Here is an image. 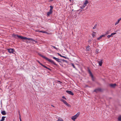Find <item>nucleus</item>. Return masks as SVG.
<instances>
[{"label":"nucleus","mask_w":121,"mask_h":121,"mask_svg":"<svg viewBox=\"0 0 121 121\" xmlns=\"http://www.w3.org/2000/svg\"><path fill=\"white\" fill-rule=\"evenodd\" d=\"M77 117L75 115L71 118V119L73 121H75V120L76 119Z\"/></svg>","instance_id":"9d476101"},{"label":"nucleus","mask_w":121,"mask_h":121,"mask_svg":"<svg viewBox=\"0 0 121 121\" xmlns=\"http://www.w3.org/2000/svg\"><path fill=\"white\" fill-rule=\"evenodd\" d=\"M5 118V117H2V119L0 120V121H3L4 120V118Z\"/></svg>","instance_id":"6ab92c4d"},{"label":"nucleus","mask_w":121,"mask_h":121,"mask_svg":"<svg viewBox=\"0 0 121 121\" xmlns=\"http://www.w3.org/2000/svg\"><path fill=\"white\" fill-rule=\"evenodd\" d=\"M88 3V2L87 0H86L84 2V4L86 5Z\"/></svg>","instance_id":"412c9836"},{"label":"nucleus","mask_w":121,"mask_h":121,"mask_svg":"<svg viewBox=\"0 0 121 121\" xmlns=\"http://www.w3.org/2000/svg\"><path fill=\"white\" fill-rule=\"evenodd\" d=\"M116 34V33H112L111 34V35H115V34Z\"/></svg>","instance_id":"7c9ffc66"},{"label":"nucleus","mask_w":121,"mask_h":121,"mask_svg":"<svg viewBox=\"0 0 121 121\" xmlns=\"http://www.w3.org/2000/svg\"><path fill=\"white\" fill-rule=\"evenodd\" d=\"M65 104L69 107H71V105L70 104H69L68 103H67V102Z\"/></svg>","instance_id":"4be33fe9"},{"label":"nucleus","mask_w":121,"mask_h":121,"mask_svg":"<svg viewBox=\"0 0 121 121\" xmlns=\"http://www.w3.org/2000/svg\"><path fill=\"white\" fill-rule=\"evenodd\" d=\"M39 32H42L43 33H46V32L45 31H42V30L39 31Z\"/></svg>","instance_id":"cd10ccee"},{"label":"nucleus","mask_w":121,"mask_h":121,"mask_svg":"<svg viewBox=\"0 0 121 121\" xmlns=\"http://www.w3.org/2000/svg\"><path fill=\"white\" fill-rule=\"evenodd\" d=\"M53 58L55 59L56 61H58L59 62H61V61L60 60H61V59H59L58 58H56L54 57H53Z\"/></svg>","instance_id":"6e6552de"},{"label":"nucleus","mask_w":121,"mask_h":121,"mask_svg":"<svg viewBox=\"0 0 121 121\" xmlns=\"http://www.w3.org/2000/svg\"><path fill=\"white\" fill-rule=\"evenodd\" d=\"M66 92L68 93L69 94L71 95H73V93L70 91H66Z\"/></svg>","instance_id":"0eeeda50"},{"label":"nucleus","mask_w":121,"mask_h":121,"mask_svg":"<svg viewBox=\"0 0 121 121\" xmlns=\"http://www.w3.org/2000/svg\"><path fill=\"white\" fill-rule=\"evenodd\" d=\"M39 31H39V30H36L35 31H36V32H39Z\"/></svg>","instance_id":"a18cd8bd"},{"label":"nucleus","mask_w":121,"mask_h":121,"mask_svg":"<svg viewBox=\"0 0 121 121\" xmlns=\"http://www.w3.org/2000/svg\"><path fill=\"white\" fill-rule=\"evenodd\" d=\"M50 11H52V10L53 8V7L52 6H50Z\"/></svg>","instance_id":"5701e85b"},{"label":"nucleus","mask_w":121,"mask_h":121,"mask_svg":"<svg viewBox=\"0 0 121 121\" xmlns=\"http://www.w3.org/2000/svg\"><path fill=\"white\" fill-rule=\"evenodd\" d=\"M97 26V24H96L95 25V26L93 27V29H95L96 27V26Z\"/></svg>","instance_id":"393cba45"},{"label":"nucleus","mask_w":121,"mask_h":121,"mask_svg":"<svg viewBox=\"0 0 121 121\" xmlns=\"http://www.w3.org/2000/svg\"><path fill=\"white\" fill-rule=\"evenodd\" d=\"M51 106H52L53 107H54V106H53L52 105H51Z\"/></svg>","instance_id":"de8ad7c7"},{"label":"nucleus","mask_w":121,"mask_h":121,"mask_svg":"<svg viewBox=\"0 0 121 121\" xmlns=\"http://www.w3.org/2000/svg\"><path fill=\"white\" fill-rule=\"evenodd\" d=\"M57 121H63V120L61 118L59 117Z\"/></svg>","instance_id":"aec40b11"},{"label":"nucleus","mask_w":121,"mask_h":121,"mask_svg":"<svg viewBox=\"0 0 121 121\" xmlns=\"http://www.w3.org/2000/svg\"><path fill=\"white\" fill-rule=\"evenodd\" d=\"M84 7H83V6H82V7H81V8H80L81 9H83L84 8Z\"/></svg>","instance_id":"c9c22d12"},{"label":"nucleus","mask_w":121,"mask_h":121,"mask_svg":"<svg viewBox=\"0 0 121 121\" xmlns=\"http://www.w3.org/2000/svg\"><path fill=\"white\" fill-rule=\"evenodd\" d=\"M53 0H50L51 1H53Z\"/></svg>","instance_id":"09e8293b"},{"label":"nucleus","mask_w":121,"mask_h":121,"mask_svg":"<svg viewBox=\"0 0 121 121\" xmlns=\"http://www.w3.org/2000/svg\"><path fill=\"white\" fill-rule=\"evenodd\" d=\"M105 36V35H101L97 39L98 40H99L100 39H101L102 37H104Z\"/></svg>","instance_id":"1a4fd4ad"},{"label":"nucleus","mask_w":121,"mask_h":121,"mask_svg":"<svg viewBox=\"0 0 121 121\" xmlns=\"http://www.w3.org/2000/svg\"><path fill=\"white\" fill-rule=\"evenodd\" d=\"M86 6V5L84 4V5L83 6V7H84V8Z\"/></svg>","instance_id":"58836bf2"},{"label":"nucleus","mask_w":121,"mask_h":121,"mask_svg":"<svg viewBox=\"0 0 121 121\" xmlns=\"http://www.w3.org/2000/svg\"><path fill=\"white\" fill-rule=\"evenodd\" d=\"M60 100L62 101L63 103H64L65 104L67 102L65 100H64V99H60Z\"/></svg>","instance_id":"4468645a"},{"label":"nucleus","mask_w":121,"mask_h":121,"mask_svg":"<svg viewBox=\"0 0 121 121\" xmlns=\"http://www.w3.org/2000/svg\"><path fill=\"white\" fill-rule=\"evenodd\" d=\"M57 81V82H60V83H62V82H60V81Z\"/></svg>","instance_id":"79ce46f5"},{"label":"nucleus","mask_w":121,"mask_h":121,"mask_svg":"<svg viewBox=\"0 0 121 121\" xmlns=\"http://www.w3.org/2000/svg\"><path fill=\"white\" fill-rule=\"evenodd\" d=\"M62 57H63L65 59H67V58L66 57L64 56H62Z\"/></svg>","instance_id":"72a5a7b5"},{"label":"nucleus","mask_w":121,"mask_h":121,"mask_svg":"<svg viewBox=\"0 0 121 121\" xmlns=\"http://www.w3.org/2000/svg\"><path fill=\"white\" fill-rule=\"evenodd\" d=\"M52 46L55 49L57 50V48H56L55 47L53 46L52 45L51 46Z\"/></svg>","instance_id":"2f4dec72"},{"label":"nucleus","mask_w":121,"mask_h":121,"mask_svg":"<svg viewBox=\"0 0 121 121\" xmlns=\"http://www.w3.org/2000/svg\"><path fill=\"white\" fill-rule=\"evenodd\" d=\"M47 69H48V70L50 71H51V70L50 69L48 68Z\"/></svg>","instance_id":"a19ab883"},{"label":"nucleus","mask_w":121,"mask_h":121,"mask_svg":"<svg viewBox=\"0 0 121 121\" xmlns=\"http://www.w3.org/2000/svg\"><path fill=\"white\" fill-rule=\"evenodd\" d=\"M101 88H99L95 90L94 91L97 93L98 92L101 91Z\"/></svg>","instance_id":"39448f33"},{"label":"nucleus","mask_w":121,"mask_h":121,"mask_svg":"<svg viewBox=\"0 0 121 121\" xmlns=\"http://www.w3.org/2000/svg\"><path fill=\"white\" fill-rule=\"evenodd\" d=\"M80 114V112H78L77 113V114L75 115L76 116L78 117L79 116Z\"/></svg>","instance_id":"a211bd4d"},{"label":"nucleus","mask_w":121,"mask_h":121,"mask_svg":"<svg viewBox=\"0 0 121 121\" xmlns=\"http://www.w3.org/2000/svg\"><path fill=\"white\" fill-rule=\"evenodd\" d=\"M13 121H15L14 120Z\"/></svg>","instance_id":"3c124183"},{"label":"nucleus","mask_w":121,"mask_h":121,"mask_svg":"<svg viewBox=\"0 0 121 121\" xmlns=\"http://www.w3.org/2000/svg\"><path fill=\"white\" fill-rule=\"evenodd\" d=\"M91 42V40H89L88 41V42L89 43H90Z\"/></svg>","instance_id":"e433bc0d"},{"label":"nucleus","mask_w":121,"mask_h":121,"mask_svg":"<svg viewBox=\"0 0 121 121\" xmlns=\"http://www.w3.org/2000/svg\"><path fill=\"white\" fill-rule=\"evenodd\" d=\"M62 98L65 99H66V98L65 97V96H63L62 97Z\"/></svg>","instance_id":"ea45409f"},{"label":"nucleus","mask_w":121,"mask_h":121,"mask_svg":"<svg viewBox=\"0 0 121 121\" xmlns=\"http://www.w3.org/2000/svg\"><path fill=\"white\" fill-rule=\"evenodd\" d=\"M57 54L60 56L62 57V56L60 54H59V53H58Z\"/></svg>","instance_id":"f704fd0d"},{"label":"nucleus","mask_w":121,"mask_h":121,"mask_svg":"<svg viewBox=\"0 0 121 121\" xmlns=\"http://www.w3.org/2000/svg\"><path fill=\"white\" fill-rule=\"evenodd\" d=\"M52 11H50V10H49V11L47 13V15L48 16H49L52 13Z\"/></svg>","instance_id":"f8f14e48"},{"label":"nucleus","mask_w":121,"mask_h":121,"mask_svg":"<svg viewBox=\"0 0 121 121\" xmlns=\"http://www.w3.org/2000/svg\"><path fill=\"white\" fill-rule=\"evenodd\" d=\"M112 36V35H109L107 36V37L108 38H110V37H111Z\"/></svg>","instance_id":"c756f323"},{"label":"nucleus","mask_w":121,"mask_h":121,"mask_svg":"<svg viewBox=\"0 0 121 121\" xmlns=\"http://www.w3.org/2000/svg\"><path fill=\"white\" fill-rule=\"evenodd\" d=\"M72 66L74 68H75V67L73 64H72Z\"/></svg>","instance_id":"473e14b6"},{"label":"nucleus","mask_w":121,"mask_h":121,"mask_svg":"<svg viewBox=\"0 0 121 121\" xmlns=\"http://www.w3.org/2000/svg\"><path fill=\"white\" fill-rule=\"evenodd\" d=\"M41 65L42 66H43V67H44V68H46L47 69V68H48L47 67H46L45 66L43 65Z\"/></svg>","instance_id":"bb28decb"},{"label":"nucleus","mask_w":121,"mask_h":121,"mask_svg":"<svg viewBox=\"0 0 121 121\" xmlns=\"http://www.w3.org/2000/svg\"><path fill=\"white\" fill-rule=\"evenodd\" d=\"M19 119H20V121H22V120H21V118L20 117L19 118Z\"/></svg>","instance_id":"37998d69"},{"label":"nucleus","mask_w":121,"mask_h":121,"mask_svg":"<svg viewBox=\"0 0 121 121\" xmlns=\"http://www.w3.org/2000/svg\"><path fill=\"white\" fill-rule=\"evenodd\" d=\"M99 49H97L96 50L95 52L97 54L99 52Z\"/></svg>","instance_id":"b1692460"},{"label":"nucleus","mask_w":121,"mask_h":121,"mask_svg":"<svg viewBox=\"0 0 121 121\" xmlns=\"http://www.w3.org/2000/svg\"><path fill=\"white\" fill-rule=\"evenodd\" d=\"M38 54L40 56H41L42 57L45 59L46 60H48L49 62H51L52 64H54L56 66H57V65L56 64L55 62H54L53 61L50 60V59H49L48 58L42 55L41 54H40V53H38Z\"/></svg>","instance_id":"f03ea898"},{"label":"nucleus","mask_w":121,"mask_h":121,"mask_svg":"<svg viewBox=\"0 0 121 121\" xmlns=\"http://www.w3.org/2000/svg\"><path fill=\"white\" fill-rule=\"evenodd\" d=\"M96 34V32H93L92 33V36L93 37H94L95 36V34Z\"/></svg>","instance_id":"dca6fc26"},{"label":"nucleus","mask_w":121,"mask_h":121,"mask_svg":"<svg viewBox=\"0 0 121 121\" xmlns=\"http://www.w3.org/2000/svg\"><path fill=\"white\" fill-rule=\"evenodd\" d=\"M118 120L119 121H121V117H119L118 118Z\"/></svg>","instance_id":"c85d7f7f"},{"label":"nucleus","mask_w":121,"mask_h":121,"mask_svg":"<svg viewBox=\"0 0 121 121\" xmlns=\"http://www.w3.org/2000/svg\"><path fill=\"white\" fill-rule=\"evenodd\" d=\"M12 36L13 37H15V38H17V37L19 38H20L21 39H28L30 40L35 41V40H34L32 38H28L26 37H23L21 36H19L18 35H16L14 34H13L12 35Z\"/></svg>","instance_id":"f257e3e1"},{"label":"nucleus","mask_w":121,"mask_h":121,"mask_svg":"<svg viewBox=\"0 0 121 121\" xmlns=\"http://www.w3.org/2000/svg\"><path fill=\"white\" fill-rule=\"evenodd\" d=\"M99 65L100 66H101L103 63L102 60H101L100 61H98Z\"/></svg>","instance_id":"9b49d317"},{"label":"nucleus","mask_w":121,"mask_h":121,"mask_svg":"<svg viewBox=\"0 0 121 121\" xmlns=\"http://www.w3.org/2000/svg\"><path fill=\"white\" fill-rule=\"evenodd\" d=\"M90 46H88L86 48V50L87 51H89L90 50Z\"/></svg>","instance_id":"2eb2a0df"},{"label":"nucleus","mask_w":121,"mask_h":121,"mask_svg":"<svg viewBox=\"0 0 121 121\" xmlns=\"http://www.w3.org/2000/svg\"><path fill=\"white\" fill-rule=\"evenodd\" d=\"M88 72L90 74V76H91V77L92 80L93 81H94L95 80L93 76V74H92V73H91L90 70L89 69H88Z\"/></svg>","instance_id":"7ed1b4c3"},{"label":"nucleus","mask_w":121,"mask_h":121,"mask_svg":"<svg viewBox=\"0 0 121 121\" xmlns=\"http://www.w3.org/2000/svg\"><path fill=\"white\" fill-rule=\"evenodd\" d=\"M61 60H62L63 62H67V61L64 59H61Z\"/></svg>","instance_id":"a878e982"},{"label":"nucleus","mask_w":121,"mask_h":121,"mask_svg":"<svg viewBox=\"0 0 121 121\" xmlns=\"http://www.w3.org/2000/svg\"><path fill=\"white\" fill-rule=\"evenodd\" d=\"M8 52L10 53H13V52L14 51L13 49L10 48L8 49Z\"/></svg>","instance_id":"20e7f679"},{"label":"nucleus","mask_w":121,"mask_h":121,"mask_svg":"<svg viewBox=\"0 0 121 121\" xmlns=\"http://www.w3.org/2000/svg\"><path fill=\"white\" fill-rule=\"evenodd\" d=\"M21 118V116L20 114H19V118Z\"/></svg>","instance_id":"c03bdc74"},{"label":"nucleus","mask_w":121,"mask_h":121,"mask_svg":"<svg viewBox=\"0 0 121 121\" xmlns=\"http://www.w3.org/2000/svg\"><path fill=\"white\" fill-rule=\"evenodd\" d=\"M69 1H70V2L71 1V0H69Z\"/></svg>","instance_id":"8fccbe9b"},{"label":"nucleus","mask_w":121,"mask_h":121,"mask_svg":"<svg viewBox=\"0 0 121 121\" xmlns=\"http://www.w3.org/2000/svg\"><path fill=\"white\" fill-rule=\"evenodd\" d=\"M121 20V18H120L118 20L117 22L115 24V25H116L117 24H118L119 22Z\"/></svg>","instance_id":"ddd939ff"},{"label":"nucleus","mask_w":121,"mask_h":121,"mask_svg":"<svg viewBox=\"0 0 121 121\" xmlns=\"http://www.w3.org/2000/svg\"><path fill=\"white\" fill-rule=\"evenodd\" d=\"M116 84H109L110 86L112 88H114L116 86Z\"/></svg>","instance_id":"423d86ee"},{"label":"nucleus","mask_w":121,"mask_h":121,"mask_svg":"<svg viewBox=\"0 0 121 121\" xmlns=\"http://www.w3.org/2000/svg\"><path fill=\"white\" fill-rule=\"evenodd\" d=\"M38 63L41 65H43L42 64H41V63L39 61H38Z\"/></svg>","instance_id":"4c0bfd02"},{"label":"nucleus","mask_w":121,"mask_h":121,"mask_svg":"<svg viewBox=\"0 0 121 121\" xmlns=\"http://www.w3.org/2000/svg\"><path fill=\"white\" fill-rule=\"evenodd\" d=\"M1 113L2 115H5L6 114V112L4 111H2L1 112Z\"/></svg>","instance_id":"f3484780"},{"label":"nucleus","mask_w":121,"mask_h":121,"mask_svg":"<svg viewBox=\"0 0 121 121\" xmlns=\"http://www.w3.org/2000/svg\"><path fill=\"white\" fill-rule=\"evenodd\" d=\"M34 41L36 43H37V41H36L35 40V41Z\"/></svg>","instance_id":"49530a36"}]
</instances>
